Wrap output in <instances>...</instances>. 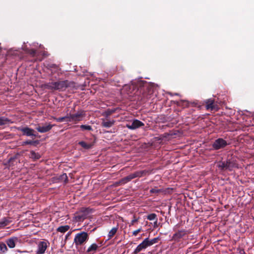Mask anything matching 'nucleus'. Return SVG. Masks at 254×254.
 I'll return each instance as SVG.
<instances>
[{
	"mask_svg": "<svg viewBox=\"0 0 254 254\" xmlns=\"http://www.w3.org/2000/svg\"><path fill=\"white\" fill-rule=\"evenodd\" d=\"M73 84V82L65 80L48 83L45 85V87L50 90L63 91L65 90L67 88L72 86Z\"/></svg>",
	"mask_w": 254,
	"mask_h": 254,
	"instance_id": "1",
	"label": "nucleus"
},
{
	"mask_svg": "<svg viewBox=\"0 0 254 254\" xmlns=\"http://www.w3.org/2000/svg\"><path fill=\"white\" fill-rule=\"evenodd\" d=\"M146 172L145 170L136 171L121 179L118 182H117L116 184L117 186L125 185L135 178L142 177L146 174Z\"/></svg>",
	"mask_w": 254,
	"mask_h": 254,
	"instance_id": "2",
	"label": "nucleus"
},
{
	"mask_svg": "<svg viewBox=\"0 0 254 254\" xmlns=\"http://www.w3.org/2000/svg\"><path fill=\"white\" fill-rule=\"evenodd\" d=\"M89 235L85 232L77 233L74 238V243L76 247L82 246L89 240Z\"/></svg>",
	"mask_w": 254,
	"mask_h": 254,
	"instance_id": "3",
	"label": "nucleus"
},
{
	"mask_svg": "<svg viewBox=\"0 0 254 254\" xmlns=\"http://www.w3.org/2000/svg\"><path fill=\"white\" fill-rule=\"evenodd\" d=\"M91 213L89 208H82L74 214V219L76 222H82L86 219Z\"/></svg>",
	"mask_w": 254,
	"mask_h": 254,
	"instance_id": "4",
	"label": "nucleus"
},
{
	"mask_svg": "<svg viewBox=\"0 0 254 254\" xmlns=\"http://www.w3.org/2000/svg\"><path fill=\"white\" fill-rule=\"evenodd\" d=\"M69 121L77 123L83 119L85 117V113L84 111L80 110L78 111L75 114H69Z\"/></svg>",
	"mask_w": 254,
	"mask_h": 254,
	"instance_id": "5",
	"label": "nucleus"
},
{
	"mask_svg": "<svg viewBox=\"0 0 254 254\" xmlns=\"http://www.w3.org/2000/svg\"><path fill=\"white\" fill-rule=\"evenodd\" d=\"M152 245H153V244L150 241V239L148 238H145L141 243L137 246V247L133 252L132 254H137L140 252Z\"/></svg>",
	"mask_w": 254,
	"mask_h": 254,
	"instance_id": "6",
	"label": "nucleus"
},
{
	"mask_svg": "<svg viewBox=\"0 0 254 254\" xmlns=\"http://www.w3.org/2000/svg\"><path fill=\"white\" fill-rule=\"evenodd\" d=\"M152 245H153V244L150 241V239L148 238H145L141 243L137 246V247L133 252L132 254H137L140 252Z\"/></svg>",
	"mask_w": 254,
	"mask_h": 254,
	"instance_id": "7",
	"label": "nucleus"
},
{
	"mask_svg": "<svg viewBox=\"0 0 254 254\" xmlns=\"http://www.w3.org/2000/svg\"><path fill=\"white\" fill-rule=\"evenodd\" d=\"M190 232L189 230L182 229L176 231L175 233L173 235L172 240L176 242H179L180 240L190 234Z\"/></svg>",
	"mask_w": 254,
	"mask_h": 254,
	"instance_id": "8",
	"label": "nucleus"
},
{
	"mask_svg": "<svg viewBox=\"0 0 254 254\" xmlns=\"http://www.w3.org/2000/svg\"><path fill=\"white\" fill-rule=\"evenodd\" d=\"M229 145V143L222 138H219L216 139L212 144V146L214 150H219L225 148Z\"/></svg>",
	"mask_w": 254,
	"mask_h": 254,
	"instance_id": "9",
	"label": "nucleus"
},
{
	"mask_svg": "<svg viewBox=\"0 0 254 254\" xmlns=\"http://www.w3.org/2000/svg\"><path fill=\"white\" fill-rule=\"evenodd\" d=\"M54 126H55V125H52L50 123H45L43 126L39 124L36 127V129L40 133H45L50 131Z\"/></svg>",
	"mask_w": 254,
	"mask_h": 254,
	"instance_id": "10",
	"label": "nucleus"
},
{
	"mask_svg": "<svg viewBox=\"0 0 254 254\" xmlns=\"http://www.w3.org/2000/svg\"><path fill=\"white\" fill-rule=\"evenodd\" d=\"M17 129L19 131H21L22 132V134L23 135H26L27 136H31L32 135H34L35 130L33 129L29 128L27 127H17Z\"/></svg>",
	"mask_w": 254,
	"mask_h": 254,
	"instance_id": "11",
	"label": "nucleus"
},
{
	"mask_svg": "<svg viewBox=\"0 0 254 254\" xmlns=\"http://www.w3.org/2000/svg\"><path fill=\"white\" fill-rule=\"evenodd\" d=\"M144 124L138 120H134L131 124L127 125V127L130 129H135L141 127H143Z\"/></svg>",
	"mask_w": 254,
	"mask_h": 254,
	"instance_id": "12",
	"label": "nucleus"
},
{
	"mask_svg": "<svg viewBox=\"0 0 254 254\" xmlns=\"http://www.w3.org/2000/svg\"><path fill=\"white\" fill-rule=\"evenodd\" d=\"M205 104V108L207 110H214L215 109L216 105L214 104V100L213 99H208L204 101Z\"/></svg>",
	"mask_w": 254,
	"mask_h": 254,
	"instance_id": "13",
	"label": "nucleus"
},
{
	"mask_svg": "<svg viewBox=\"0 0 254 254\" xmlns=\"http://www.w3.org/2000/svg\"><path fill=\"white\" fill-rule=\"evenodd\" d=\"M47 248V243L44 241H41L38 245L37 254H43L45 253Z\"/></svg>",
	"mask_w": 254,
	"mask_h": 254,
	"instance_id": "14",
	"label": "nucleus"
},
{
	"mask_svg": "<svg viewBox=\"0 0 254 254\" xmlns=\"http://www.w3.org/2000/svg\"><path fill=\"white\" fill-rule=\"evenodd\" d=\"M99 248V246L98 245L93 243L88 248L85 253L86 254H94L96 252Z\"/></svg>",
	"mask_w": 254,
	"mask_h": 254,
	"instance_id": "15",
	"label": "nucleus"
},
{
	"mask_svg": "<svg viewBox=\"0 0 254 254\" xmlns=\"http://www.w3.org/2000/svg\"><path fill=\"white\" fill-rule=\"evenodd\" d=\"M18 238L17 237H11L7 239L6 243L10 248H13L15 246V243L17 241Z\"/></svg>",
	"mask_w": 254,
	"mask_h": 254,
	"instance_id": "16",
	"label": "nucleus"
},
{
	"mask_svg": "<svg viewBox=\"0 0 254 254\" xmlns=\"http://www.w3.org/2000/svg\"><path fill=\"white\" fill-rule=\"evenodd\" d=\"M78 144L84 149L88 150L92 148L94 144V142L86 143L85 141H79Z\"/></svg>",
	"mask_w": 254,
	"mask_h": 254,
	"instance_id": "17",
	"label": "nucleus"
},
{
	"mask_svg": "<svg viewBox=\"0 0 254 254\" xmlns=\"http://www.w3.org/2000/svg\"><path fill=\"white\" fill-rule=\"evenodd\" d=\"M47 68L48 69L51 70L52 73H56L61 70V68L58 65L54 64H48Z\"/></svg>",
	"mask_w": 254,
	"mask_h": 254,
	"instance_id": "18",
	"label": "nucleus"
},
{
	"mask_svg": "<svg viewBox=\"0 0 254 254\" xmlns=\"http://www.w3.org/2000/svg\"><path fill=\"white\" fill-rule=\"evenodd\" d=\"M176 105L183 108H188L190 106V102L187 100H180L176 102Z\"/></svg>",
	"mask_w": 254,
	"mask_h": 254,
	"instance_id": "19",
	"label": "nucleus"
},
{
	"mask_svg": "<svg viewBox=\"0 0 254 254\" xmlns=\"http://www.w3.org/2000/svg\"><path fill=\"white\" fill-rule=\"evenodd\" d=\"M12 123L13 122L10 119L4 116H0V126Z\"/></svg>",
	"mask_w": 254,
	"mask_h": 254,
	"instance_id": "20",
	"label": "nucleus"
},
{
	"mask_svg": "<svg viewBox=\"0 0 254 254\" xmlns=\"http://www.w3.org/2000/svg\"><path fill=\"white\" fill-rule=\"evenodd\" d=\"M226 170L231 171L236 167V163L234 161L230 159L227 160L225 161Z\"/></svg>",
	"mask_w": 254,
	"mask_h": 254,
	"instance_id": "21",
	"label": "nucleus"
},
{
	"mask_svg": "<svg viewBox=\"0 0 254 254\" xmlns=\"http://www.w3.org/2000/svg\"><path fill=\"white\" fill-rule=\"evenodd\" d=\"M115 121L114 120H107L106 121H103L101 124V126L105 127H110L112 126H113L115 124Z\"/></svg>",
	"mask_w": 254,
	"mask_h": 254,
	"instance_id": "22",
	"label": "nucleus"
},
{
	"mask_svg": "<svg viewBox=\"0 0 254 254\" xmlns=\"http://www.w3.org/2000/svg\"><path fill=\"white\" fill-rule=\"evenodd\" d=\"M10 222H11V221H10L7 218H5V217L3 218L0 221V228H4L5 226H6L7 225H9Z\"/></svg>",
	"mask_w": 254,
	"mask_h": 254,
	"instance_id": "23",
	"label": "nucleus"
},
{
	"mask_svg": "<svg viewBox=\"0 0 254 254\" xmlns=\"http://www.w3.org/2000/svg\"><path fill=\"white\" fill-rule=\"evenodd\" d=\"M39 143V141L38 140H27L26 141L23 142L22 145H32L36 146L37 144H38Z\"/></svg>",
	"mask_w": 254,
	"mask_h": 254,
	"instance_id": "24",
	"label": "nucleus"
},
{
	"mask_svg": "<svg viewBox=\"0 0 254 254\" xmlns=\"http://www.w3.org/2000/svg\"><path fill=\"white\" fill-rule=\"evenodd\" d=\"M118 230V226L113 227L109 232L108 235V240L111 239L117 233Z\"/></svg>",
	"mask_w": 254,
	"mask_h": 254,
	"instance_id": "25",
	"label": "nucleus"
},
{
	"mask_svg": "<svg viewBox=\"0 0 254 254\" xmlns=\"http://www.w3.org/2000/svg\"><path fill=\"white\" fill-rule=\"evenodd\" d=\"M53 119L54 120H55L57 122H63L64 121L69 122L68 121V120L69 119V115H67V116H64V117H60V118L53 117Z\"/></svg>",
	"mask_w": 254,
	"mask_h": 254,
	"instance_id": "26",
	"label": "nucleus"
},
{
	"mask_svg": "<svg viewBox=\"0 0 254 254\" xmlns=\"http://www.w3.org/2000/svg\"><path fill=\"white\" fill-rule=\"evenodd\" d=\"M69 228L68 225L61 226L57 228V231L61 233H64L68 231Z\"/></svg>",
	"mask_w": 254,
	"mask_h": 254,
	"instance_id": "27",
	"label": "nucleus"
},
{
	"mask_svg": "<svg viewBox=\"0 0 254 254\" xmlns=\"http://www.w3.org/2000/svg\"><path fill=\"white\" fill-rule=\"evenodd\" d=\"M25 52L27 54H29L33 57H34L35 56H36V55L37 53V51L35 50H34L33 49H29L28 48H26L25 49Z\"/></svg>",
	"mask_w": 254,
	"mask_h": 254,
	"instance_id": "28",
	"label": "nucleus"
},
{
	"mask_svg": "<svg viewBox=\"0 0 254 254\" xmlns=\"http://www.w3.org/2000/svg\"><path fill=\"white\" fill-rule=\"evenodd\" d=\"M7 251V248L4 243H0V254L5 253Z\"/></svg>",
	"mask_w": 254,
	"mask_h": 254,
	"instance_id": "29",
	"label": "nucleus"
},
{
	"mask_svg": "<svg viewBox=\"0 0 254 254\" xmlns=\"http://www.w3.org/2000/svg\"><path fill=\"white\" fill-rule=\"evenodd\" d=\"M217 166L221 170H223V171L226 170L225 161L220 162L218 163Z\"/></svg>",
	"mask_w": 254,
	"mask_h": 254,
	"instance_id": "30",
	"label": "nucleus"
},
{
	"mask_svg": "<svg viewBox=\"0 0 254 254\" xmlns=\"http://www.w3.org/2000/svg\"><path fill=\"white\" fill-rule=\"evenodd\" d=\"M80 127L81 129L83 131L85 130L89 131L92 130V128L91 126L89 125H82L80 126Z\"/></svg>",
	"mask_w": 254,
	"mask_h": 254,
	"instance_id": "31",
	"label": "nucleus"
},
{
	"mask_svg": "<svg viewBox=\"0 0 254 254\" xmlns=\"http://www.w3.org/2000/svg\"><path fill=\"white\" fill-rule=\"evenodd\" d=\"M147 219L149 220H156L158 221L157 215L155 213H151L147 216Z\"/></svg>",
	"mask_w": 254,
	"mask_h": 254,
	"instance_id": "32",
	"label": "nucleus"
},
{
	"mask_svg": "<svg viewBox=\"0 0 254 254\" xmlns=\"http://www.w3.org/2000/svg\"><path fill=\"white\" fill-rule=\"evenodd\" d=\"M192 107H197L199 108H201V105H200L197 101L190 102V106Z\"/></svg>",
	"mask_w": 254,
	"mask_h": 254,
	"instance_id": "33",
	"label": "nucleus"
},
{
	"mask_svg": "<svg viewBox=\"0 0 254 254\" xmlns=\"http://www.w3.org/2000/svg\"><path fill=\"white\" fill-rule=\"evenodd\" d=\"M162 190L160 189H157V188H155L153 189H152L150 190V192L151 193H158L159 192H162Z\"/></svg>",
	"mask_w": 254,
	"mask_h": 254,
	"instance_id": "34",
	"label": "nucleus"
},
{
	"mask_svg": "<svg viewBox=\"0 0 254 254\" xmlns=\"http://www.w3.org/2000/svg\"><path fill=\"white\" fill-rule=\"evenodd\" d=\"M31 154L32 158H34L37 159L40 158V155L38 153H35L33 151L31 152Z\"/></svg>",
	"mask_w": 254,
	"mask_h": 254,
	"instance_id": "35",
	"label": "nucleus"
},
{
	"mask_svg": "<svg viewBox=\"0 0 254 254\" xmlns=\"http://www.w3.org/2000/svg\"><path fill=\"white\" fill-rule=\"evenodd\" d=\"M159 240H160V238L159 237H157V238H154L152 239H151V240H150V241L153 245L154 244L158 243V241H159Z\"/></svg>",
	"mask_w": 254,
	"mask_h": 254,
	"instance_id": "36",
	"label": "nucleus"
},
{
	"mask_svg": "<svg viewBox=\"0 0 254 254\" xmlns=\"http://www.w3.org/2000/svg\"><path fill=\"white\" fill-rule=\"evenodd\" d=\"M138 219L136 218L134 215H133V219L131 220L130 224H129V226L131 225H133L134 224L138 221Z\"/></svg>",
	"mask_w": 254,
	"mask_h": 254,
	"instance_id": "37",
	"label": "nucleus"
},
{
	"mask_svg": "<svg viewBox=\"0 0 254 254\" xmlns=\"http://www.w3.org/2000/svg\"><path fill=\"white\" fill-rule=\"evenodd\" d=\"M141 231V228L138 229L132 232L133 235L136 236Z\"/></svg>",
	"mask_w": 254,
	"mask_h": 254,
	"instance_id": "38",
	"label": "nucleus"
},
{
	"mask_svg": "<svg viewBox=\"0 0 254 254\" xmlns=\"http://www.w3.org/2000/svg\"><path fill=\"white\" fill-rule=\"evenodd\" d=\"M131 86L125 85V86L124 87L123 89H124V90H127V91L128 89H131Z\"/></svg>",
	"mask_w": 254,
	"mask_h": 254,
	"instance_id": "39",
	"label": "nucleus"
},
{
	"mask_svg": "<svg viewBox=\"0 0 254 254\" xmlns=\"http://www.w3.org/2000/svg\"><path fill=\"white\" fill-rule=\"evenodd\" d=\"M239 253L240 254H246L244 249H240Z\"/></svg>",
	"mask_w": 254,
	"mask_h": 254,
	"instance_id": "40",
	"label": "nucleus"
},
{
	"mask_svg": "<svg viewBox=\"0 0 254 254\" xmlns=\"http://www.w3.org/2000/svg\"><path fill=\"white\" fill-rule=\"evenodd\" d=\"M70 233L68 232L65 237V241H66L68 239V237L70 236Z\"/></svg>",
	"mask_w": 254,
	"mask_h": 254,
	"instance_id": "41",
	"label": "nucleus"
},
{
	"mask_svg": "<svg viewBox=\"0 0 254 254\" xmlns=\"http://www.w3.org/2000/svg\"><path fill=\"white\" fill-rule=\"evenodd\" d=\"M157 227V221L155 220L154 222V227L156 228Z\"/></svg>",
	"mask_w": 254,
	"mask_h": 254,
	"instance_id": "42",
	"label": "nucleus"
},
{
	"mask_svg": "<svg viewBox=\"0 0 254 254\" xmlns=\"http://www.w3.org/2000/svg\"><path fill=\"white\" fill-rule=\"evenodd\" d=\"M114 112V111H112L111 112H110L109 114H112V113H113Z\"/></svg>",
	"mask_w": 254,
	"mask_h": 254,
	"instance_id": "43",
	"label": "nucleus"
},
{
	"mask_svg": "<svg viewBox=\"0 0 254 254\" xmlns=\"http://www.w3.org/2000/svg\"><path fill=\"white\" fill-rule=\"evenodd\" d=\"M36 136H37L36 134H34V135H32L31 136H35V137H36Z\"/></svg>",
	"mask_w": 254,
	"mask_h": 254,
	"instance_id": "44",
	"label": "nucleus"
},
{
	"mask_svg": "<svg viewBox=\"0 0 254 254\" xmlns=\"http://www.w3.org/2000/svg\"><path fill=\"white\" fill-rule=\"evenodd\" d=\"M130 92H127V94H129Z\"/></svg>",
	"mask_w": 254,
	"mask_h": 254,
	"instance_id": "45",
	"label": "nucleus"
}]
</instances>
